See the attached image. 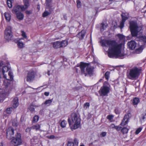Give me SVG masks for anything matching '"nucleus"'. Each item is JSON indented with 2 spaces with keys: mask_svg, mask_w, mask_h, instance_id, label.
Masks as SVG:
<instances>
[{
  "mask_svg": "<svg viewBox=\"0 0 146 146\" xmlns=\"http://www.w3.org/2000/svg\"><path fill=\"white\" fill-rule=\"evenodd\" d=\"M102 46L109 47V51L108 52V56L110 58H113L115 56H120L122 43L117 44L113 40H103L100 41Z\"/></svg>",
  "mask_w": 146,
  "mask_h": 146,
  "instance_id": "1",
  "label": "nucleus"
},
{
  "mask_svg": "<svg viewBox=\"0 0 146 146\" xmlns=\"http://www.w3.org/2000/svg\"><path fill=\"white\" fill-rule=\"evenodd\" d=\"M71 117L72 122L70 119L69 118L68 119L69 125H73V127L74 129L78 128L80 123V118L79 114L77 112L73 113L72 114Z\"/></svg>",
  "mask_w": 146,
  "mask_h": 146,
  "instance_id": "2",
  "label": "nucleus"
},
{
  "mask_svg": "<svg viewBox=\"0 0 146 146\" xmlns=\"http://www.w3.org/2000/svg\"><path fill=\"white\" fill-rule=\"evenodd\" d=\"M130 28L133 36H136L138 34H142V26H138L137 23L135 21H131L130 22Z\"/></svg>",
  "mask_w": 146,
  "mask_h": 146,
  "instance_id": "3",
  "label": "nucleus"
},
{
  "mask_svg": "<svg viewBox=\"0 0 146 146\" xmlns=\"http://www.w3.org/2000/svg\"><path fill=\"white\" fill-rule=\"evenodd\" d=\"M88 64L81 62L79 65H78L77 66L78 67L80 66L82 74H85V76H86L87 74L85 70V68H86V71L88 74L92 75L93 72L94 68L88 66Z\"/></svg>",
  "mask_w": 146,
  "mask_h": 146,
  "instance_id": "4",
  "label": "nucleus"
},
{
  "mask_svg": "<svg viewBox=\"0 0 146 146\" xmlns=\"http://www.w3.org/2000/svg\"><path fill=\"white\" fill-rule=\"evenodd\" d=\"M140 69L137 67H135L130 70L129 78L132 80L137 78L139 75Z\"/></svg>",
  "mask_w": 146,
  "mask_h": 146,
  "instance_id": "5",
  "label": "nucleus"
},
{
  "mask_svg": "<svg viewBox=\"0 0 146 146\" xmlns=\"http://www.w3.org/2000/svg\"><path fill=\"white\" fill-rule=\"evenodd\" d=\"M12 36L11 27L10 26L7 27L5 31V38L6 40H11Z\"/></svg>",
  "mask_w": 146,
  "mask_h": 146,
  "instance_id": "6",
  "label": "nucleus"
},
{
  "mask_svg": "<svg viewBox=\"0 0 146 146\" xmlns=\"http://www.w3.org/2000/svg\"><path fill=\"white\" fill-rule=\"evenodd\" d=\"M22 143L21 139V135L19 133H17L16 137L13 138L11 141V143L14 146H17L20 145Z\"/></svg>",
  "mask_w": 146,
  "mask_h": 146,
  "instance_id": "7",
  "label": "nucleus"
},
{
  "mask_svg": "<svg viewBox=\"0 0 146 146\" xmlns=\"http://www.w3.org/2000/svg\"><path fill=\"white\" fill-rule=\"evenodd\" d=\"M14 129L11 127H9L7 129L6 138L8 139H12L14 137Z\"/></svg>",
  "mask_w": 146,
  "mask_h": 146,
  "instance_id": "8",
  "label": "nucleus"
},
{
  "mask_svg": "<svg viewBox=\"0 0 146 146\" xmlns=\"http://www.w3.org/2000/svg\"><path fill=\"white\" fill-rule=\"evenodd\" d=\"M109 88L106 86H104L101 88L99 91L100 95L101 96H105L109 92Z\"/></svg>",
  "mask_w": 146,
  "mask_h": 146,
  "instance_id": "9",
  "label": "nucleus"
},
{
  "mask_svg": "<svg viewBox=\"0 0 146 146\" xmlns=\"http://www.w3.org/2000/svg\"><path fill=\"white\" fill-rule=\"evenodd\" d=\"M27 8L24 5H16L13 8V13H18L17 12L25 10Z\"/></svg>",
  "mask_w": 146,
  "mask_h": 146,
  "instance_id": "10",
  "label": "nucleus"
},
{
  "mask_svg": "<svg viewBox=\"0 0 146 146\" xmlns=\"http://www.w3.org/2000/svg\"><path fill=\"white\" fill-rule=\"evenodd\" d=\"M35 73L34 71H29L27 73L26 77V81L31 82L35 79Z\"/></svg>",
  "mask_w": 146,
  "mask_h": 146,
  "instance_id": "11",
  "label": "nucleus"
},
{
  "mask_svg": "<svg viewBox=\"0 0 146 146\" xmlns=\"http://www.w3.org/2000/svg\"><path fill=\"white\" fill-rule=\"evenodd\" d=\"M124 15V14H122L121 15V16L122 17V20L120 24V26L121 29H122L123 27L124 23L125 21L127 19V17H126Z\"/></svg>",
  "mask_w": 146,
  "mask_h": 146,
  "instance_id": "12",
  "label": "nucleus"
},
{
  "mask_svg": "<svg viewBox=\"0 0 146 146\" xmlns=\"http://www.w3.org/2000/svg\"><path fill=\"white\" fill-rule=\"evenodd\" d=\"M85 33V31L84 30H82L77 35V36L80 39H82L84 38Z\"/></svg>",
  "mask_w": 146,
  "mask_h": 146,
  "instance_id": "13",
  "label": "nucleus"
},
{
  "mask_svg": "<svg viewBox=\"0 0 146 146\" xmlns=\"http://www.w3.org/2000/svg\"><path fill=\"white\" fill-rule=\"evenodd\" d=\"M136 46L135 42L134 41H131L128 42V46L130 49H134Z\"/></svg>",
  "mask_w": 146,
  "mask_h": 146,
  "instance_id": "14",
  "label": "nucleus"
},
{
  "mask_svg": "<svg viewBox=\"0 0 146 146\" xmlns=\"http://www.w3.org/2000/svg\"><path fill=\"white\" fill-rule=\"evenodd\" d=\"M128 122V115H125L124 116V118L122 120L121 123H120V125L124 126Z\"/></svg>",
  "mask_w": 146,
  "mask_h": 146,
  "instance_id": "15",
  "label": "nucleus"
},
{
  "mask_svg": "<svg viewBox=\"0 0 146 146\" xmlns=\"http://www.w3.org/2000/svg\"><path fill=\"white\" fill-rule=\"evenodd\" d=\"M18 99L17 98H15L13 100V106L14 108H16L19 105Z\"/></svg>",
  "mask_w": 146,
  "mask_h": 146,
  "instance_id": "16",
  "label": "nucleus"
},
{
  "mask_svg": "<svg viewBox=\"0 0 146 146\" xmlns=\"http://www.w3.org/2000/svg\"><path fill=\"white\" fill-rule=\"evenodd\" d=\"M140 102L139 99L137 97L133 98L132 101V104L134 106L137 105Z\"/></svg>",
  "mask_w": 146,
  "mask_h": 146,
  "instance_id": "17",
  "label": "nucleus"
},
{
  "mask_svg": "<svg viewBox=\"0 0 146 146\" xmlns=\"http://www.w3.org/2000/svg\"><path fill=\"white\" fill-rule=\"evenodd\" d=\"M9 70V68L7 66H3L2 69V72L3 75V77L4 78H5L7 79L6 78V75L5 74V72H7Z\"/></svg>",
  "mask_w": 146,
  "mask_h": 146,
  "instance_id": "18",
  "label": "nucleus"
},
{
  "mask_svg": "<svg viewBox=\"0 0 146 146\" xmlns=\"http://www.w3.org/2000/svg\"><path fill=\"white\" fill-rule=\"evenodd\" d=\"M5 19L8 22H9L11 19V15L8 12H5L4 13Z\"/></svg>",
  "mask_w": 146,
  "mask_h": 146,
  "instance_id": "19",
  "label": "nucleus"
},
{
  "mask_svg": "<svg viewBox=\"0 0 146 146\" xmlns=\"http://www.w3.org/2000/svg\"><path fill=\"white\" fill-rule=\"evenodd\" d=\"M60 44V42L59 41H57L52 43L53 47L55 48L61 47Z\"/></svg>",
  "mask_w": 146,
  "mask_h": 146,
  "instance_id": "20",
  "label": "nucleus"
},
{
  "mask_svg": "<svg viewBox=\"0 0 146 146\" xmlns=\"http://www.w3.org/2000/svg\"><path fill=\"white\" fill-rule=\"evenodd\" d=\"M17 18L20 20H22L24 17V15L21 13L18 12L16 13Z\"/></svg>",
  "mask_w": 146,
  "mask_h": 146,
  "instance_id": "21",
  "label": "nucleus"
},
{
  "mask_svg": "<svg viewBox=\"0 0 146 146\" xmlns=\"http://www.w3.org/2000/svg\"><path fill=\"white\" fill-rule=\"evenodd\" d=\"M52 100V99L47 100L42 104H44L47 106H49L51 104Z\"/></svg>",
  "mask_w": 146,
  "mask_h": 146,
  "instance_id": "22",
  "label": "nucleus"
},
{
  "mask_svg": "<svg viewBox=\"0 0 146 146\" xmlns=\"http://www.w3.org/2000/svg\"><path fill=\"white\" fill-rule=\"evenodd\" d=\"M143 49V46L141 45L139 48L136 49L135 50V53L136 54H139L141 53Z\"/></svg>",
  "mask_w": 146,
  "mask_h": 146,
  "instance_id": "23",
  "label": "nucleus"
},
{
  "mask_svg": "<svg viewBox=\"0 0 146 146\" xmlns=\"http://www.w3.org/2000/svg\"><path fill=\"white\" fill-rule=\"evenodd\" d=\"M22 38L20 39V40L17 42V44L19 48H22L24 46V44L23 43L21 42L20 40Z\"/></svg>",
  "mask_w": 146,
  "mask_h": 146,
  "instance_id": "24",
  "label": "nucleus"
},
{
  "mask_svg": "<svg viewBox=\"0 0 146 146\" xmlns=\"http://www.w3.org/2000/svg\"><path fill=\"white\" fill-rule=\"evenodd\" d=\"M108 26V25L107 24H104L103 23L101 24V26L100 27L101 31H103Z\"/></svg>",
  "mask_w": 146,
  "mask_h": 146,
  "instance_id": "25",
  "label": "nucleus"
},
{
  "mask_svg": "<svg viewBox=\"0 0 146 146\" xmlns=\"http://www.w3.org/2000/svg\"><path fill=\"white\" fill-rule=\"evenodd\" d=\"M60 46L61 47H64L66 46L68 44V42L66 40H64L60 42Z\"/></svg>",
  "mask_w": 146,
  "mask_h": 146,
  "instance_id": "26",
  "label": "nucleus"
},
{
  "mask_svg": "<svg viewBox=\"0 0 146 146\" xmlns=\"http://www.w3.org/2000/svg\"><path fill=\"white\" fill-rule=\"evenodd\" d=\"M52 0H46L45 4L47 7L49 8L51 7V2Z\"/></svg>",
  "mask_w": 146,
  "mask_h": 146,
  "instance_id": "27",
  "label": "nucleus"
},
{
  "mask_svg": "<svg viewBox=\"0 0 146 146\" xmlns=\"http://www.w3.org/2000/svg\"><path fill=\"white\" fill-rule=\"evenodd\" d=\"M117 36L119 37L120 40L123 42L124 41L125 37L124 36L120 34H118Z\"/></svg>",
  "mask_w": 146,
  "mask_h": 146,
  "instance_id": "28",
  "label": "nucleus"
},
{
  "mask_svg": "<svg viewBox=\"0 0 146 146\" xmlns=\"http://www.w3.org/2000/svg\"><path fill=\"white\" fill-rule=\"evenodd\" d=\"M24 6H26V7H28L30 5L29 3V0H23Z\"/></svg>",
  "mask_w": 146,
  "mask_h": 146,
  "instance_id": "29",
  "label": "nucleus"
},
{
  "mask_svg": "<svg viewBox=\"0 0 146 146\" xmlns=\"http://www.w3.org/2000/svg\"><path fill=\"white\" fill-rule=\"evenodd\" d=\"M66 122L65 121L63 120L61 122L60 125L62 127L64 128L66 127Z\"/></svg>",
  "mask_w": 146,
  "mask_h": 146,
  "instance_id": "30",
  "label": "nucleus"
},
{
  "mask_svg": "<svg viewBox=\"0 0 146 146\" xmlns=\"http://www.w3.org/2000/svg\"><path fill=\"white\" fill-rule=\"evenodd\" d=\"M128 132V129L126 127H124L121 130V132L123 134L127 133Z\"/></svg>",
  "mask_w": 146,
  "mask_h": 146,
  "instance_id": "31",
  "label": "nucleus"
},
{
  "mask_svg": "<svg viewBox=\"0 0 146 146\" xmlns=\"http://www.w3.org/2000/svg\"><path fill=\"white\" fill-rule=\"evenodd\" d=\"M40 127V125H33L32 127V128L33 129H35L36 130H38Z\"/></svg>",
  "mask_w": 146,
  "mask_h": 146,
  "instance_id": "32",
  "label": "nucleus"
},
{
  "mask_svg": "<svg viewBox=\"0 0 146 146\" xmlns=\"http://www.w3.org/2000/svg\"><path fill=\"white\" fill-rule=\"evenodd\" d=\"M50 14V12L46 11H45L42 14V17H45L49 15Z\"/></svg>",
  "mask_w": 146,
  "mask_h": 146,
  "instance_id": "33",
  "label": "nucleus"
},
{
  "mask_svg": "<svg viewBox=\"0 0 146 146\" xmlns=\"http://www.w3.org/2000/svg\"><path fill=\"white\" fill-rule=\"evenodd\" d=\"M39 117L38 115H35L33 117V122L34 123L36 122L38 120Z\"/></svg>",
  "mask_w": 146,
  "mask_h": 146,
  "instance_id": "34",
  "label": "nucleus"
},
{
  "mask_svg": "<svg viewBox=\"0 0 146 146\" xmlns=\"http://www.w3.org/2000/svg\"><path fill=\"white\" fill-rule=\"evenodd\" d=\"M33 107H34V106L31 105L28 108V109L31 112H33L35 111V109L33 108Z\"/></svg>",
  "mask_w": 146,
  "mask_h": 146,
  "instance_id": "35",
  "label": "nucleus"
},
{
  "mask_svg": "<svg viewBox=\"0 0 146 146\" xmlns=\"http://www.w3.org/2000/svg\"><path fill=\"white\" fill-rule=\"evenodd\" d=\"M73 143L74 144V145H78V140L75 138L74 139V142H73Z\"/></svg>",
  "mask_w": 146,
  "mask_h": 146,
  "instance_id": "36",
  "label": "nucleus"
},
{
  "mask_svg": "<svg viewBox=\"0 0 146 146\" xmlns=\"http://www.w3.org/2000/svg\"><path fill=\"white\" fill-rule=\"evenodd\" d=\"M140 40L143 41L144 43H146V36H142L140 37Z\"/></svg>",
  "mask_w": 146,
  "mask_h": 146,
  "instance_id": "37",
  "label": "nucleus"
},
{
  "mask_svg": "<svg viewBox=\"0 0 146 146\" xmlns=\"http://www.w3.org/2000/svg\"><path fill=\"white\" fill-rule=\"evenodd\" d=\"M109 74L110 73L108 72H107L105 74V76L107 80H108L109 79Z\"/></svg>",
  "mask_w": 146,
  "mask_h": 146,
  "instance_id": "38",
  "label": "nucleus"
},
{
  "mask_svg": "<svg viewBox=\"0 0 146 146\" xmlns=\"http://www.w3.org/2000/svg\"><path fill=\"white\" fill-rule=\"evenodd\" d=\"M113 116L112 115H109L107 116V118L109 119L110 121H111V120L113 119Z\"/></svg>",
  "mask_w": 146,
  "mask_h": 146,
  "instance_id": "39",
  "label": "nucleus"
},
{
  "mask_svg": "<svg viewBox=\"0 0 146 146\" xmlns=\"http://www.w3.org/2000/svg\"><path fill=\"white\" fill-rule=\"evenodd\" d=\"M7 3L8 5V6L9 8H11L12 7V5L11 4V2L10 0H7Z\"/></svg>",
  "mask_w": 146,
  "mask_h": 146,
  "instance_id": "40",
  "label": "nucleus"
},
{
  "mask_svg": "<svg viewBox=\"0 0 146 146\" xmlns=\"http://www.w3.org/2000/svg\"><path fill=\"white\" fill-rule=\"evenodd\" d=\"M142 128L141 127H139L136 131L135 133L136 134H138L140 133L142 130Z\"/></svg>",
  "mask_w": 146,
  "mask_h": 146,
  "instance_id": "41",
  "label": "nucleus"
},
{
  "mask_svg": "<svg viewBox=\"0 0 146 146\" xmlns=\"http://www.w3.org/2000/svg\"><path fill=\"white\" fill-rule=\"evenodd\" d=\"M8 75H9V76H10V79L9 80H12L13 79V76L12 75V73L11 72H9L8 73Z\"/></svg>",
  "mask_w": 146,
  "mask_h": 146,
  "instance_id": "42",
  "label": "nucleus"
},
{
  "mask_svg": "<svg viewBox=\"0 0 146 146\" xmlns=\"http://www.w3.org/2000/svg\"><path fill=\"white\" fill-rule=\"evenodd\" d=\"M77 7L78 8H80L81 6V3L80 1L78 0L76 1Z\"/></svg>",
  "mask_w": 146,
  "mask_h": 146,
  "instance_id": "43",
  "label": "nucleus"
},
{
  "mask_svg": "<svg viewBox=\"0 0 146 146\" xmlns=\"http://www.w3.org/2000/svg\"><path fill=\"white\" fill-rule=\"evenodd\" d=\"M122 127L121 126H116L115 127V129L118 131L121 130L122 129Z\"/></svg>",
  "mask_w": 146,
  "mask_h": 146,
  "instance_id": "44",
  "label": "nucleus"
},
{
  "mask_svg": "<svg viewBox=\"0 0 146 146\" xmlns=\"http://www.w3.org/2000/svg\"><path fill=\"white\" fill-rule=\"evenodd\" d=\"M107 133L106 132H102L100 134V136L101 137H104L106 135Z\"/></svg>",
  "mask_w": 146,
  "mask_h": 146,
  "instance_id": "45",
  "label": "nucleus"
},
{
  "mask_svg": "<svg viewBox=\"0 0 146 146\" xmlns=\"http://www.w3.org/2000/svg\"><path fill=\"white\" fill-rule=\"evenodd\" d=\"M90 106L89 103H85L84 106V107L86 109H87Z\"/></svg>",
  "mask_w": 146,
  "mask_h": 146,
  "instance_id": "46",
  "label": "nucleus"
},
{
  "mask_svg": "<svg viewBox=\"0 0 146 146\" xmlns=\"http://www.w3.org/2000/svg\"><path fill=\"white\" fill-rule=\"evenodd\" d=\"M74 145V144L73 142L69 141L68 142L67 146H73Z\"/></svg>",
  "mask_w": 146,
  "mask_h": 146,
  "instance_id": "47",
  "label": "nucleus"
},
{
  "mask_svg": "<svg viewBox=\"0 0 146 146\" xmlns=\"http://www.w3.org/2000/svg\"><path fill=\"white\" fill-rule=\"evenodd\" d=\"M11 108H7L6 110L7 113L8 114H10L11 113Z\"/></svg>",
  "mask_w": 146,
  "mask_h": 146,
  "instance_id": "48",
  "label": "nucleus"
},
{
  "mask_svg": "<svg viewBox=\"0 0 146 146\" xmlns=\"http://www.w3.org/2000/svg\"><path fill=\"white\" fill-rule=\"evenodd\" d=\"M32 128V127H31L27 128L26 129V131L27 133H30Z\"/></svg>",
  "mask_w": 146,
  "mask_h": 146,
  "instance_id": "49",
  "label": "nucleus"
},
{
  "mask_svg": "<svg viewBox=\"0 0 146 146\" xmlns=\"http://www.w3.org/2000/svg\"><path fill=\"white\" fill-rule=\"evenodd\" d=\"M22 36L25 38H26L27 36L26 35L25 33L23 31H22Z\"/></svg>",
  "mask_w": 146,
  "mask_h": 146,
  "instance_id": "50",
  "label": "nucleus"
},
{
  "mask_svg": "<svg viewBox=\"0 0 146 146\" xmlns=\"http://www.w3.org/2000/svg\"><path fill=\"white\" fill-rule=\"evenodd\" d=\"M116 126L113 124H112L110 125V127L111 128H115V129Z\"/></svg>",
  "mask_w": 146,
  "mask_h": 146,
  "instance_id": "51",
  "label": "nucleus"
},
{
  "mask_svg": "<svg viewBox=\"0 0 146 146\" xmlns=\"http://www.w3.org/2000/svg\"><path fill=\"white\" fill-rule=\"evenodd\" d=\"M48 137L50 139H53L55 138V136L54 135H51L48 136Z\"/></svg>",
  "mask_w": 146,
  "mask_h": 146,
  "instance_id": "52",
  "label": "nucleus"
},
{
  "mask_svg": "<svg viewBox=\"0 0 146 146\" xmlns=\"http://www.w3.org/2000/svg\"><path fill=\"white\" fill-rule=\"evenodd\" d=\"M115 113L117 114L119 113V112L118 109L117 108H116L115 109Z\"/></svg>",
  "mask_w": 146,
  "mask_h": 146,
  "instance_id": "53",
  "label": "nucleus"
},
{
  "mask_svg": "<svg viewBox=\"0 0 146 146\" xmlns=\"http://www.w3.org/2000/svg\"><path fill=\"white\" fill-rule=\"evenodd\" d=\"M49 94V93L47 92H45L44 93V95L46 96H48Z\"/></svg>",
  "mask_w": 146,
  "mask_h": 146,
  "instance_id": "54",
  "label": "nucleus"
},
{
  "mask_svg": "<svg viewBox=\"0 0 146 146\" xmlns=\"http://www.w3.org/2000/svg\"><path fill=\"white\" fill-rule=\"evenodd\" d=\"M63 18L65 20H66L67 19V16L66 14H64L63 15Z\"/></svg>",
  "mask_w": 146,
  "mask_h": 146,
  "instance_id": "55",
  "label": "nucleus"
},
{
  "mask_svg": "<svg viewBox=\"0 0 146 146\" xmlns=\"http://www.w3.org/2000/svg\"><path fill=\"white\" fill-rule=\"evenodd\" d=\"M141 118L143 119H144L145 118H146L145 117V116L144 115V114H143L142 115Z\"/></svg>",
  "mask_w": 146,
  "mask_h": 146,
  "instance_id": "56",
  "label": "nucleus"
},
{
  "mask_svg": "<svg viewBox=\"0 0 146 146\" xmlns=\"http://www.w3.org/2000/svg\"><path fill=\"white\" fill-rule=\"evenodd\" d=\"M131 116V114L130 113H128V119L130 118Z\"/></svg>",
  "mask_w": 146,
  "mask_h": 146,
  "instance_id": "57",
  "label": "nucleus"
},
{
  "mask_svg": "<svg viewBox=\"0 0 146 146\" xmlns=\"http://www.w3.org/2000/svg\"><path fill=\"white\" fill-rule=\"evenodd\" d=\"M26 13L27 14H30L31 13L30 11H27Z\"/></svg>",
  "mask_w": 146,
  "mask_h": 146,
  "instance_id": "58",
  "label": "nucleus"
},
{
  "mask_svg": "<svg viewBox=\"0 0 146 146\" xmlns=\"http://www.w3.org/2000/svg\"><path fill=\"white\" fill-rule=\"evenodd\" d=\"M3 65V62L2 61H0V66H2Z\"/></svg>",
  "mask_w": 146,
  "mask_h": 146,
  "instance_id": "59",
  "label": "nucleus"
},
{
  "mask_svg": "<svg viewBox=\"0 0 146 146\" xmlns=\"http://www.w3.org/2000/svg\"><path fill=\"white\" fill-rule=\"evenodd\" d=\"M0 146H3V143L1 142H0Z\"/></svg>",
  "mask_w": 146,
  "mask_h": 146,
  "instance_id": "60",
  "label": "nucleus"
},
{
  "mask_svg": "<svg viewBox=\"0 0 146 146\" xmlns=\"http://www.w3.org/2000/svg\"><path fill=\"white\" fill-rule=\"evenodd\" d=\"M48 74V76H50V71H48L47 72Z\"/></svg>",
  "mask_w": 146,
  "mask_h": 146,
  "instance_id": "61",
  "label": "nucleus"
},
{
  "mask_svg": "<svg viewBox=\"0 0 146 146\" xmlns=\"http://www.w3.org/2000/svg\"><path fill=\"white\" fill-rule=\"evenodd\" d=\"M144 115L145 116V117L146 118V113L144 114Z\"/></svg>",
  "mask_w": 146,
  "mask_h": 146,
  "instance_id": "62",
  "label": "nucleus"
},
{
  "mask_svg": "<svg viewBox=\"0 0 146 146\" xmlns=\"http://www.w3.org/2000/svg\"><path fill=\"white\" fill-rule=\"evenodd\" d=\"M78 70V69H77V68H76V71L77 72H77Z\"/></svg>",
  "mask_w": 146,
  "mask_h": 146,
  "instance_id": "63",
  "label": "nucleus"
},
{
  "mask_svg": "<svg viewBox=\"0 0 146 146\" xmlns=\"http://www.w3.org/2000/svg\"><path fill=\"white\" fill-rule=\"evenodd\" d=\"M80 146H85L84 145H80Z\"/></svg>",
  "mask_w": 146,
  "mask_h": 146,
  "instance_id": "64",
  "label": "nucleus"
}]
</instances>
